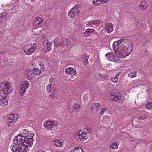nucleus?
Here are the masks:
<instances>
[{"label": "nucleus", "instance_id": "f257e3e1", "mask_svg": "<svg viewBox=\"0 0 152 152\" xmlns=\"http://www.w3.org/2000/svg\"><path fill=\"white\" fill-rule=\"evenodd\" d=\"M34 134L26 129H22L20 134L15 137L10 148L13 152H27L28 147L33 144Z\"/></svg>", "mask_w": 152, "mask_h": 152}, {"label": "nucleus", "instance_id": "f03ea898", "mask_svg": "<svg viewBox=\"0 0 152 152\" xmlns=\"http://www.w3.org/2000/svg\"><path fill=\"white\" fill-rule=\"evenodd\" d=\"M113 46L117 55L121 58L126 57L129 55L133 50L132 43L130 41L124 40L115 42Z\"/></svg>", "mask_w": 152, "mask_h": 152}, {"label": "nucleus", "instance_id": "7ed1b4c3", "mask_svg": "<svg viewBox=\"0 0 152 152\" xmlns=\"http://www.w3.org/2000/svg\"><path fill=\"white\" fill-rule=\"evenodd\" d=\"M1 86L3 88L4 93L6 95L11 93L13 89L12 83L6 80L1 83Z\"/></svg>", "mask_w": 152, "mask_h": 152}, {"label": "nucleus", "instance_id": "20e7f679", "mask_svg": "<svg viewBox=\"0 0 152 152\" xmlns=\"http://www.w3.org/2000/svg\"><path fill=\"white\" fill-rule=\"evenodd\" d=\"M36 47L35 43L28 44L26 45L23 48V50L26 54L30 55L35 51Z\"/></svg>", "mask_w": 152, "mask_h": 152}, {"label": "nucleus", "instance_id": "39448f33", "mask_svg": "<svg viewBox=\"0 0 152 152\" xmlns=\"http://www.w3.org/2000/svg\"><path fill=\"white\" fill-rule=\"evenodd\" d=\"M18 118L17 114H10L7 117V123L8 126H12L14 125V123L16 122Z\"/></svg>", "mask_w": 152, "mask_h": 152}, {"label": "nucleus", "instance_id": "423d86ee", "mask_svg": "<svg viewBox=\"0 0 152 152\" xmlns=\"http://www.w3.org/2000/svg\"><path fill=\"white\" fill-rule=\"evenodd\" d=\"M75 137L78 141L82 142L88 138L87 134L82 130H80L75 135Z\"/></svg>", "mask_w": 152, "mask_h": 152}, {"label": "nucleus", "instance_id": "0eeeda50", "mask_svg": "<svg viewBox=\"0 0 152 152\" xmlns=\"http://www.w3.org/2000/svg\"><path fill=\"white\" fill-rule=\"evenodd\" d=\"M29 85V82L27 80L22 82L20 89V93L22 96L26 92Z\"/></svg>", "mask_w": 152, "mask_h": 152}, {"label": "nucleus", "instance_id": "6e6552de", "mask_svg": "<svg viewBox=\"0 0 152 152\" xmlns=\"http://www.w3.org/2000/svg\"><path fill=\"white\" fill-rule=\"evenodd\" d=\"M78 7L75 5L68 11V15L71 18H74L75 16L77 15L80 12L78 10Z\"/></svg>", "mask_w": 152, "mask_h": 152}, {"label": "nucleus", "instance_id": "1a4fd4ad", "mask_svg": "<svg viewBox=\"0 0 152 152\" xmlns=\"http://www.w3.org/2000/svg\"><path fill=\"white\" fill-rule=\"evenodd\" d=\"M110 95L114 97L112 99L113 101H117L121 99V93L118 91L113 90L110 93Z\"/></svg>", "mask_w": 152, "mask_h": 152}, {"label": "nucleus", "instance_id": "9d476101", "mask_svg": "<svg viewBox=\"0 0 152 152\" xmlns=\"http://www.w3.org/2000/svg\"><path fill=\"white\" fill-rule=\"evenodd\" d=\"M11 17V15L6 12L1 13L0 14V24L8 19L10 18Z\"/></svg>", "mask_w": 152, "mask_h": 152}, {"label": "nucleus", "instance_id": "9b49d317", "mask_svg": "<svg viewBox=\"0 0 152 152\" xmlns=\"http://www.w3.org/2000/svg\"><path fill=\"white\" fill-rule=\"evenodd\" d=\"M65 72L66 74L71 75L72 76H77V75L76 69L73 67H69L66 68Z\"/></svg>", "mask_w": 152, "mask_h": 152}, {"label": "nucleus", "instance_id": "f8f14e48", "mask_svg": "<svg viewBox=\"0 0 152 152\" xmlns=\"http://www.w3.org/2000/svg\"><path fill=\"white\" fill-rule=\"evenodd\" d=\"M4 94V93L0 95V105L3 106L8 104V101L6 98V95Z\"/></svg>", "mask_w": 152, "mask_h": 152}, {"label": "nucleus", "instance_id": "ddd939ff", "mask_svg": "<svg viewBox=\"0 0 152 152\" xmlns=\"http://www.w3.org/2000/svg\"><path fill=\"white\" fill-rule=\"evenodd\" d=\"M105 56L106 58L110 61H114L116 60V55L112 52L107 53Z\"/></svg>", "mask_w": 152, "mask_h": 152}, {"label": "nucleus", "instance_id": "4468645a", "mask_svg": "<svg viewBox=\"0 0 152 152\" xmlns=\"http://www.w3.org/2000/svg\"><path fill=\"white\" fill-rule=\"evenodd\" d=\"M43 125L46 129L51 130L53 127V121L50 120H47L44 123Z\"/></svg>", "mask_w": 152, "mask_h": 152}, {"label": "nucleus", "instance_id": "2eb2a0df", "mask_svg": "<svg viewBox=\"0 0 152 152\" xmlns=\"http://www.w3.org/2000/svg\"><path fill=\"white\" fill-rule=\"evenodd\" d=\"M105 29V31L108 33H111L113 31V24L111 23H106Z\"/></svg>", "mask_w": 152, "mask_h": 152}, {"label": "nucleus", "instance_id": "dca6fc26", "mask_svg": "<svg viewBox=\"0 0 152 152\" xmlns=\"http://www.w3.org/2000/svg\"><path fill=\"white\" fill-rule=\"evenodd\" d=\"M100 21L99 20H91L86 22L87 27H89V25H92L91 27L95 28L96 26L99 23Z\"/></svg>", "mask_w": 152, "mask_h": 152}, {"label": "nucleus", "instance_id": "f3484780", "mask_svg": "<svg viewBox=\"0 0 152 152\" xmlns=\"http://www.w3.org/2000/svg\"><path fill=\"white\" fill-rule=\"evenodd\" d=\"M100 104L98 103H95L93 104L91 107V109L92 110L95 111L97 112L99 111L100 107Z\"/></svg>", "mask_w": 152, "mask_h": 152}, {"label": "nucleus", "instance_id": "a211bd4d", "mask_svg": "<svg viewBox=\"0 0 152 152\" xmlns=\"http://www.w3.org/2000/svg\"><path fill=\"white\" fill-rule=\"evenodd\" d=\"M43 22V20L40 17L37 18L36 20H35L34 23L33 24L34 26H38L41 25Z\"/></svg>", "mask_w": 152, "mask_h": 152}, {"label": "nucleus", "instance_id": "6ab92c4d", "mask_svg": "<svg viewBox=\"0 0 152 152\" xmlns=\"http://www.w3.org/2000/svg\"><path fill=\"white\" fill-rule=\"evenodd\" d=\"M109 0H92L93 3L96 5H97L101 3H104L108 1Z\"/></svg>", "mask_w": 152, "mask_h": 152}, {"label": "nucleus", "instance_id": "aec40b11", "mask_svg": "<svg viewBox=\"0 0 152 152\" xmlns=\"http://www.w3.org/2000/svg\"><path fill=\"white\" fill-rule=\"evenodd\" d=\"M148 6L147 3L146 2L144 1L141 2L139 5L140 8L142 10L146 9Z\"/></svg>", "mask_w": 152, "mask_h": 152}, {"label": "nucleus", "instance_id": "412c9836", "mask_svg": "<svg viewBox=\"0 0 152 152\" xmlns=\"http://www.w3.org/2000/svg\"><path fill=\"white\" fill-rule=\"evenodd\" d=\"M33 72V69H28L27 70L26 74L28 77L30 78H31L34 77Z\"/></svg>", "mask_w": 152, "mask_h": 152}, {"label": "nucleus", "instance_id": "4be33fe9", "mask_svg": "<svg viewBox=\"0 0 152 152\" xmlns=\"http://www.w3.org/2000/svg\"><path fill=\"white\" fill-rule=\"evenodd\" d=\"M63 140H56L53 142V144L57 147H60L63 145Z\"/></svg>", "mask_w": 152, "mask_h": 152}, {"label": "nucleus", "instance_id": "5701e85b", "mask_svg": "<svg viewBox=\"0 0 152 152\" xmlns=\"http://www.w3.org/2000/svg\"><path fill=\"white\" fill-rule=\"evenodd\" d=\"M94 30V29H93L88 28L86 29L84 32L85 36L86 37L89 36L91 33H93Z\"/></svg>", "mask_w": 152, "mask_h": 152}, {"label": "nucleus", "instance_id": "b1692460", "mask_svg": "<svg viewBox=\"0 0 152 152\" xmlns=\"http://www.w3.org/2000/svg\"><path fill=\"white\" fill-rule=\"evenodd\" d=\"M54 45L56 47L62 46L61 40H59L58 38H56L54 40Z\"/></svg>", "mask_w": 152, "mask_h": 152}, {"label": "nucleus", "instance_id": "393cba45", "mask_svg": "<svg viewBox=\"0 0 152 152\" xmlns=\"http://www.w3.org/2000/svg\"><path fill=\"white\" fill-rule=\"evenodd\" d=\"M7 60V59L4 56L2 52L0 51V63H5V62H6Z\"/></svg>", "mask_w": 152, "mask_h": 152}, {"label": "nucleus", "instance_id": "a878e982", "mask_svg": "<svg viewBox=\"0 0 152 152\" xmlns=\"http://www.w3.org/2000/svg\"><path fill=\"white\" fill-rule=\"evenodd\" d=\"M71 152H84L83 150L80 146H77L73 148L71 151Z\"/></svg>", "mask_w": 152, "mask_h": 152}, {"label": "nucleus", "instance_id": "bb28decb", "mask_svg": "<svg viewBox=\"0 0 152 152\" xmlns=\"http://www.w3.org/2000/svg\"><path fill=\"white\" fill-rule=\"evenodd\" d=\"M62 46L64 45H70L71 42L70 40H68L67 39H63L62 41H61Z\"/></svg>", "mask_w": 152, "mask_h": 152}, {"label": "nucleus", "instance_id": "cd10ccee", "mask_svg": "<svg viewBox=\"0 0 152 152\" xmlns=\"http://www.w3.org/2000/svg\"><path fill=\"white\" fill-rule=\"evenodd\" d=\"M33 74L34 76L35 75H39L41 73V71L37 68H34L33 69Z\"/></svg>", "mask_w": 152, "mask_h": 152}, {"label": "nucleus", "instance_id": "c85d7f7f", "mask_svg": "<svg viewBox=\"0 0 152 152\" xmlns=\"http://www.w3.org/2000/svg\"><path fill=\"white\" fill-rule=\"evenodd\" d=\"M146 113H143L140 115L138 118L139 120H142L145 119L146 118Z\"/></svg>", "mask_w": 152, "mask_h": 152}, {"label": "nucleus", "instance_id": "c756f323", "mask_svg": "<svg viewBox=\"0 0 152 152\" xmlns=\"http://www.w3.org/2000/svg\"><path fill=\"white\" fill-rule=\"evenodd\" d=\"M145 107L148 110H152V102H147L145 105Z\"/></svg>", "mask_w": 152, "mask_h": 152}, {"label": "nucleus", "instance_id": "7c9ffc66", "mask_svg": "<svg viewBox=\"0 0 152 152\" xmlns=\"http://www.w3.org/2000/svg\"><path fill=\"white\" fill-rule=\"evenodd\" d=\"M118 143L116 142H113L110 145V147L113 149H116L118 148Z\"/></svg>", "mask_w": 152, "mask_h": 152}, {"label": "nucleus", "instance_id": "2f4dec72", "mask_svg": "<svg viewBox=\"0 0 152 152\" xmlns=\"http://www.w3.org/2000/svg\"><path fill=\"white\" fill-rule=\"evenodd\" d=\"M53 89L52 84V83H50L47 86L46 89L47 91L48 92H50Z\"/></svg>", "mask_w": 152, "mask_h": 152}, {"label": "nucleus", "instance_id": "473e14b6", "mask_svg": "<svg viewBox=\"0 0 152 152\" xmlns=\"http://www.w3.org/2000/svg\"><path fill=\"white\" fill-rule=\"evenodd\" d=\"M52 45V44L51 42H49L47 41L46 43V45L45 46V47H47V50H49L51 49V46Z\"/></svg>", "mask_w": 152, "mask_h": 152}, {"label": "nucleus", "instance_id": "72a5a7b5", "mask_svg": "<svg viewBox=\"0 0 152 152\" xmlns=\"http://www.w3.org/2000/svg\"><path fill=\"white\" fill-rule=\"evenodd\" d=\"M128 76L131 78L135 77L136 76V73L134 72H131L128 74Z\"/></svg>", "mask_w": 152, "mask_h": 152}, {"label": "nucleus", "instance_id": "f704fd0d", "mask_svg": "<svg viewBox=\"0 0 152 152\" xmlns=\"http://www.w3.org/2000/svg\"><path fill=\"white\" fill-rule=\"evenodd\" d=\"M98 74L99 77L102 78V80H104L105 78V77L106 76V75L104 73L102 74L99 72Z\"/></svg>", "mask_w": 152, "mask_h": 152}, {"label": "nucleus", "instance_id": "c9c22d12", "mask_svg": "<svg viewBox=\"0 0 152 152\" xmlns=\"http://www.w3.org/2000/svg\"><path fill=\"white\" fill-rule=\"evenodd\" d=\"M111 80L113 82L116 83L118 81V77H117V76H115V77H111Z\"/></svg>", "mask_w": 152, "mask_h": 152}, {"label": "nucleus", "instance_id": "e433bc0d", "mask_svg": "<svg viewBox=\"0 0 152 152\" xmlns=\"http://www.w3.org/2000/svg\"><path fill=\"white\" fill-rule=\"evenodd\" d=\"M80 105L77 103H75L74 105V108L75 110H76L80 107Z\"/></svg>", "mask_w": 152, "mask_h": 152}, {"label": "nucleus", "instance_id": "4c0bfd02", "mask_svg": "<svg viewBox=\"0 0 152 152\" xmlns=\"http://www.w3.org/2000/svg\"><path fill=\"white\" fill-rule=\"evenodd\" d=\"M53 121V126H57L59 124V122L58 121Z\"/></svg>", "mask_w": 152, "mask_h": 152}, {"label": "nucleus", "instance_id": "58836bf2", "mask_svg": "<svg viewBox=\"0 0 152 152\" xmlns=\"http://www.w3.org/2000/svg\"><path fill=\"white\" fill-rule=\"evenodd\" d=\"M106 110V108H102L101 109V111H100V114H103Z\"/></svg>", "mask_w": 152, "mask_h": 152}, {"label": "nucleus", "instance_id": "ea45409f", "mask_svg": "<svg viewBox=\"0 0 152 152\" xmlns=\"http://www.w3.org/2000/svg\"><path fill=\"white\" fill-rule=\"evenodd\" d=\"M89 132L91 133L92 132V130L91 128L88 127H86L85 128Z\"/></svg>", "mask_w": 152, "mask_h": 152}, {"label": "nucleus", "instance_id": "a19ab883", "mask_svg": "<svg viewBox=\"0 0 152 152\" xmlns=\"http://www.w3.org/2000/svg\"><path fill=\"white\" fill-rule=\"evenodd\" d=\"M83 61L84 62H85V64H86L87 63H88V59L87 57H86V58L84 57V58L83 59Z\"/></svg>", "mask_w": 152, "mask_h": 152}, {"label": "nucleus", "instance_id": "79ce46f5", "mask_svg": "<svg viewBox=\"0 0 152 152\" xmlns=\"http://www.w3.org/2000/svg\"><path fill=\"white\" fill-rule=\"evenodd\" d=\"M53 80V77H50L49 79V82L50 83H52V82Z\"/></svg>", "mask_w": 152, "mask_h": 152}, {"label": "nucleus", "instance_id": "37998d69", "mask_svg": "<svg viewBox=\"0 0 152 152\" xmlns=\"http://www.w3.org/2000/svg\"><path fill=\"white\" fill-rule=\"evenodd\" d=\"M120 73L121 72H119L115 76H117V77H118V76L120 75Z\"/></svg>", "mask_w": 152, "mask_h": 152}, {"label": "nucleus", "instance_id": "c03bdc74", "mask_svg": "<svg viewBox=\"0 0 152 152\" xmlns=\"http://www.w3.org/2000/svg\"><path fill=\"white\" fill-rule=\"evenodd\" d=\"M87 96L85 95L83 97V99H84V98H85L86 99V98H87Z\"/></svg>", "mask_w": 152, "mask_h": 152}, {"label": "nucleus", "instance_id": "a18cd8bd", "mask_svg": "<svg viewBox=\"0 0 152 152\" xmlns=\"http://www.w3.org/2000/svg\"><path fill=\"white\" fill-rule=\"evenodd\" d=\"M36 0H31V2H33L34 1Z\"/></svg>", "mask_w": 152, "mask_h": 152}, {"label": "nucleus", "instance_id": "49530a36", "mask_svg": "<svg viewBox=\"0 0 152 152\" xmlns=\"http://www.w3.org/2000/svg\"><path fill=\"white\" fill-rule=\"evenodd\" d=\"M51 152H53V151L52 150H51Z\"/></svg>", "mask_w": 152, "mask_h": 152}, {"label": "nucleus", "instance_id": "de8ad7c7", "mask_svg": "<svg viewBox=\"0 0 152 152\" xmlns=\"http://www.w3.org/2000/svg\"><path fill=\"white\" fill-rule=\"evenodd\" d=\"M85 100V101H86V100H87V99H86V100L85 99V100Z\"/></svg>", "mask_w": 152, "mask_h": 152}, {"label": "nucleus", "instance_id": "09e8293b", "mask_svg": "<svg viewBox=\"0 0 152 152\" xmlns=\"http://www.w3.org/2000/svg\"><path fill=\"white\" fill-rule=\"evenodd\" d=\"M122 102V101H121V102Z\"/></svg>", "mask_w": 152, "mask_h": 152}]
</instances>
